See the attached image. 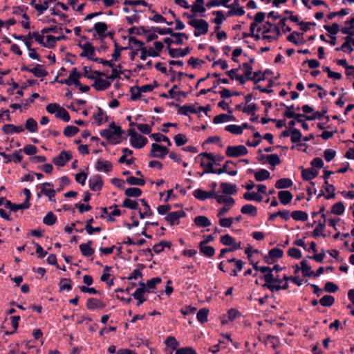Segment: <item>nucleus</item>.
Here are the masks:
<instances>
[{
    "instance_id": "nucleus-1",
    "label": "nucleus",
    "mask_w": 354,
    "mask_h": 354,
    "mask_svg": "<svg viewBox=\"0 0 354 354\" xmlns=\"http://www.w3.org/2000/svg\"><path fill=\"white\" fill-rule=\"evenodd\" d=\"M123 132L120 127L115 125V122H112L108 129L102 130L100 134L112 143L118 144Z\"/></svg>"
},
{
    "instance_id": "nucleus-2",
    "label": "nucleus",
    "mask_w": 354,
    "mask_h": 354,
    "mask_svg": "<svg viewBox=\"0 0 354 354\" xmlns=\"http://www.w3.org/2000/svg\"><path fill=\"white\" fill-rule=\"evenodd\" d=\"M188 24L194 28L196 30L194 32L195 37H199L201 35H205L209 30V24L204 19H192Z\"/></svg>"
},
{
    "instance_id": "nucleus-3",
    "label": "nucleus",
    "mask_w": 354,
    "mask_h": 354,
    "mask_svg": "<svg viewBox=\"0 0 354 354\" xmlns=\"http://www.w3.org/2000/svg\"><path fill=\"white\" fill-rule=\"evenodd\" d=\"M167 153H169V149L166 147L157 143H153L149 157L162 159Z\"/></svg>"
},
{
    "instance_id": "nucleus-4",
    "label": "nucleus",
    "mask_w": 354,
    "mask_h": 354,
    "mask_svg": "<svg viewBox=\"0 0 354 354\" xmlns=\"http://www.w3.org/2000/svg\"><path fill=\"white\" fill-rule=\"evenodd\" d=\"M248 153V149L243 145L228 146L226 149V155L228 157H239Z\"/></svg>"
},
{
    "instance_id": "nucleus-5",
    "label": "nucleus",
    "mask_w": 354,
    "mask_h": 354,
    "mask_svg": "<svg viewBox=\"0 0 354 354\" xmlns=\"http://www.w3.org/2000/svg\"><path fill=\"white\" fill-rule=\"evenodd\" d=\"M262 279L265 281L262 287L270 290L271 287L277 286V284L274 283L280 284L282 282V279L279 278L278 274L275 276L274 274H266L262 277Z\"/></svg>"
},
{
    "instance_id": "nucleus-6",
    "label": "nucleus",
    "mask_w": 354,
    "mask_h": 354,
    "mask_svg": "<svg viewBox=\"0 0 354 354\" xmlns=\"http://www.w3.org/2000/svg\"><path fill=\"white\" fill-rule=\"evenodd\" d=\"M79 46L83 50V52L80 53V57H87L88 59L94 61V56H95V48L94 46L90 43L86 42L84 44H79Z\"/></svg>"
},
{
    "instance_id": "nucleus-7",
    "label": "nucleus",
    "mask_w": 354,
    "mask_h": 354,
    "mask_svg": "<svg viewBox=\"0 0 354 354\" xmlns=\"http://www.w3.org/2000/svg\"><path fill=\"white\" fill-rule=\"evenodd\" d=\"M72 158V153L70 151H62L57 157L53 159V162L57 166L64 167L66 162Z\"/></svg>"
},
{
    "instance_id": "nucleus-8",
    "label": "nucleus",
    "mask_w": 354,
    "mask_h": 354,
    "mask_svg": "<svg viewBox=\"0 0 354 354\" xmlns=\"http://www.w3.org/2000/svg\"><path fill=\"white\" fill-rule=\"evenodd\" d=\"M186 216V213L183 210L172 212L169 213L165 218L171 225H178L179 219Z\"/></svg>"
},
{
    "instance_id": "nucleus-9",
    "label": "nucleus",
    "mask_w": 354,
    "mask_h": 354,
    "mask_svg": "<svg viewBox=\"0 0 354 354\" xmlns=\"http://www.w3.org/2000/svg\"><path fill=\"white\" fill-rule=\"evenodd\" d=\"M283 252L282 250L274 248L271 249L268 254L265 256L264 261L266 263L268 264L273 263L275 261V259H279L283 257Z\"/></svg>"
},
{
    "instance_id": "nucleus-10",
    "label": "nucleus",
    "mask_w": 354,
    "mask_h": 354,
    "mask_svg": "<svg viewBox=\"0 0 354 354\" xmlns=\"http://www.w3.org/2000/svg\"><path fill=\"white\" fill-rule=\"evenodd\" d=\"M169 55L172 58H178L180 57H185L189 54L192 48L187 47L184 49L181 48H172L171 47L167 48Z\"/></svg>"
},
{
    "instance_id": "nucleus-11",
    "label": "nucleus",
    "mask_w": 354,
    "mask_h": 354,
    "mask_svg": "<svg viewBox=\"0 0 354 354\" xmlns=\"http://www.w3.org/2000/svg\"><path fill=\"white\" fill-rule=\"evenodd\" d=\"M89 187L92 191L97 192L101 190L103 181L100 175L93 176L88 180Z\"/></svg>"
},
{
    "instance_id": "nucleus-12",
    "label": "nucleus",
    "mask_w": 354,
    "mask_h": 354,
    "mask_svg": "<svg viewBox=\"0 0 354 354\" xmlns=\"http://www.w3.org/2000/svg\"><path fill=\"white\" fill-rule=\"evenodd\" d=\"M231 165H235L234 162L232 160H227L221 168L216 169V174L227 173L230 176H236L237 174V171L232 170Z\"/></svg>"
},
{
    "instance_id": "nucleus-13",
    "label": "nucleus",
    "mask_w": 354,
    "mask_h": 354,
    "mask_svg": "<svg viewBox=\"0 0 354 354\" xmlns=\"http://www.w3.org/2000/svg\"><path fill=\"white\" fill-rule=\"evenodd\" d=\"M148 140L147 138L138 134L137 136L130 139L131 145L136 149H141L146 145Z\"/></svg>"
},
{
    "instance_id": "nucleus-14",
    "label": "nucleus",
    "mask_w": 354,
    "mask_h": 354,
    "mask_svg": "<svg viewBox=\"0 0 354 354\" xmlns=\"http://www.w3.org/2000/svg\"><path fill=\"white\" fill-rule=\"evenodd\" d=\"M105 307V304L101 300L97 299L95 298H89L86 302V308L89 310H95V309H102Z\"/></svg>"
},
{
    "instance_id": "nucleus-15",
    "label": "nucleus",
    "mask_w": 354,
    "mask_h": 354,
    "mask_svg": "<svg viewBox=\"0 0 354 354\" xmlns=\"http://www.w3.org/2000/svg\"><path fill=\"white\" fill-rule=\"evenodd\" d=\"M92 86L97 91H104L111 86V82L106 80H103L102 78H97L95 77V79H94V82Z\"/></svg>"
},
{
    "instance_id": "nucleus-16",
    "label": "nucleus",
    "mask_w": 354,
    "mask_h": 354,
    "mask_svg": "<svg viewBox=\"0 0 354 354\" xmlns=\"http://www.w3.org/2000/svg\"><path fill=\"white\" fill-rule=\"evenodd\" d=\"M344 39V43L340 47L337 48L336 50L351 53L353 51L351 44L354 45V39L351 35H347Z\"/></svg>"
},
{
    "instance_id": "nucleus-17",
    "label": "nucleus",
    "mask_w": 354,
    "mask_h": 354,
    "mask_svg": "<svg viewBox=\"0 0 354 354\" xmlns=\"http://www.w3.org/2000/svg\"><path fill=\"white\" fill-rule=\"evenodd\" d=\"M301 176L304 180H311L318 175V171L313 168L304 169L301 167Z\"/></svg>"
},
{
    "instance_id": "nucleus-18",
    "label": "nucleus",
    "mask_w": 354,
    "mask_h": 354,
    "mask_svg": "<svg viewBox=\"0 0 354 354\" xmlns=\"http://www.w3.org/2000/svg\"><path fill=\"white\" fill-rule=\"evenodd\" d=\"M220 187L224 194L232 195L237 192L236 185L223 182L220 184Z\"/></svg>"
},
{
    "instance_id": "nucleus-19",
    "label": "nucleus",
    "mask_w": 354,
    "mask_h": 354,
    "mask_svg": "<svg viewBox=\"0 0 354 354\" xmlns=\"http://www.w3.org/2000/svg\"><path fill=\"white\" fill-rule=\"evenodd\" d=\"M4 206L6 208L9 209H10V211H12L14 212H16L20 209H26L30 207V206H28V205L26 204L24 202L21 204H15L10 201H6V203H5Z\"/></svg>"
},
{
    "instance_id": "nucleus-20",
    "label": "nucleus",
    "mask_w": 354,
    "mask_h": 354,
    "mask_svg": "<svg viewBox=\"0 0 354 354\" xmlns=\"http://www.w3.org/2000/svg\"><path fill=\"white\" fill-rule=\"evenodd\" d=\"M278 197L281 203L286 205L291 202L293 196L290 191H279L278 192Z\"/></svg>"
},
{
    "instance_id": "nucleus-21",
    "label": "nucleus",
    "mask_w": 354,
    "mask_h": 354,
    "mask_svg": "<svg viewBox=\"0 0 354 354\" xmlns=\"http://www.w3.org/2000/svg\"><path fill=\"white\" fill-rule=\"evenodd\" d=\"M95 169L99 171L108 173L112 169V164L109 161H102L99 159L95 163Z\"/></svg>"
},
{
    "instance_id": "nucleus-22",
    "label": "nucleus",
    "mask_w": 354,
    "mask_h": 354,
    "mask_svg": "<svg viewBox=\"0 0 354 354\" xmlns=\"http://www.w3.org/2000/svg\"><path fill=\"white\" fill-rule=\"evenodd\" d=\"M2 131L6 134L21 133L24 131V127L22 126H15L14 124H8L3 126Z\"/></svg>"
},
{
    "instance_id": "nucleus-23",
    "label": "nucleus",
    "mask_w": 354,
    "mask_h": 354,
    "mask_svg": "<svg viewBox=\"0 0 354 354\" xmlns=\"http://www.w3.org/2000/svg\"><path fill=\"white\" fill-rule=\"evenodd\" d=\"M324 188L328 194L324 195V193L322 192L319 195V196H324V197L326 199H331V198H335V194L334 192H335V189L333 185L329 184L328 180H325Z\"/></svg>"
},
{
    "instance_id": "nucleus-24",
    "label": "nucleus",
    "mask_w": 354,
    "mask_h": 354,
    "mask_svg": "<svg viewBox=\"0 0 354 354\" xmlns=\"http://www.w3.org/2000/svg\"><path fill=\"white\" fill-rule=\"evenodd\" d=\"M92 245L91 241H88L86 243H82L80 245V250L84 257H90L94 254L95 250L91 245Z\"/></svg>"
},
{
    "instance_id": "nucleus-25",
    "label": "nucleus",
    "mask_w": 354,
    "mask_h": 354,
    "mask_svg": "<svg viewBox=\"0 0 354 354\" xmlns=\"http://www.w3.org/2000/svg\"><path fill=\"white\" fill-rule=\"evenodd\" d=\"M176 106H178V113L181 115H187L189 113H197L198 111L194 108L193 105H183L179 106L176 104Z\"/></svg>"
},
{
    "instance_id": "nucleus-26",
    "label": "nucleus",
    "mask_w": 354,
    "mask_h": 354,
    "mask_svg": "<svg viewBox=\"0 0 354 354\" xmlns=\"http://www.w3.org/2000/svg\"><path fill=\"white\" fill-rule=\"evenodd\" d=\"M37 77H44L48 75V72L44 68L42 65L37 64L34 68L30 70Z\"/></svg>"
},
{
    "instance_id": "nucleus-27",
    "label": "nucleus",
    "mask_w": 354,
    "mask_h": 354,
    "mask_svg": "<svg viewBox=\"0 0 354 354\" xmlns=\"http://www.w3.org/2000/svg\"><path fill=\"white\" fill-rule=\"evenodd\" d=\"M216 202L218 204H224L225 206H232L235 203L234 199L231 196L219 195L216 196Z\"/></svg>"
},
{
    "instance_id": "nucleus-28",
    "label": "nucleus",
    "mask_w": 354,
    "mask_h": 354,
    "mask_svg": "<svg viewBox=\"0 0 354 354\" xmlns=\"http://www.w3.org/2000/svg\"><path fill=\"white\" fill-rule=\"evenodd\" d=\"M194 223L198 227H208L211 225L209 219L205 216H197L194 218Z\"/></svg>"
},
{
    "instance_id": "nucleus-29",
    "label": "nucleus",
    "mask_w": 354,
    "mask_h": 354,
    "mask_svg": "<svg viewBox=\"0 0 354 354\" xmlns=\"http://www.w3.org/2000/svg\"><path fill=\"white\" fill-rule=\"evenodd\" d=\"M254 177L257 181L261 182L269 179L270 178V174L268 170L261 169L255 172Z\"/></svg>"
},
{
    "instance_id": "nucleus-30",
    "label": "nucleus",
    "mask_w": 354,
    "mask_h": 354,
    "mask_svg": "<svg viewBox=\"0 0 354 354\" xmlns=\"http://www.w3.org/2000/svg\"><path fill=\"white\" fill-rule=\"evenodd\" d=\"M292 185V181L290 178H281L275 183V187L278 189L288 188Z\"/></svg>"
},
{
    "instance_id": "nucleus-31",
    "label": "nucleus",
    "mask_w": 354,
    "mask_h": 354,
    "mask_svg": "<svg viewBox=\"0 0 354 354\" xmlns=\"http://www.w3.org/2000/svg\"><path fill=\"white\" fill-rule=\"evenodd\" d=\"M241 212L243 214H248L252 216H254L257 214V207L250 204L243 205L241 209Z\"/></svg>"
},
{
    "instance_id": "nucleus-32",
    "label": "nucleus",
    "mask_w": 354,
    "mask_h": 354,
    "mask_svg": "<svg viewBox=\"0 0 354 354\" xmlns=\"http://www.w3.org/2000/svg\"><path fill=\"white\" fill-rule=\"evenodd\" d=\"M284 116L287 118H294L296 122L301 123L304 121L301 118H305L306 115L296 113L293 111H286Z\"/></svg>"
},
{
    "instance_id": "nucleus-33",
    "label": "nucleus",
    "mask_w": 354,
    "mask_h": 354,
    "mask_svg": "<svg viewBox=\"0 0 354 354\" xmlns=\"http://www.w3.org/2000/svg\"><path fill=\"white\" fill-rule=\"evenodd\" d=\"M25 129L31 133L36 132L38 129L37 121L32 118H28L26 122Z\"/></svg>"
},
{
    "instance_id": "nucleus-34",
    "label": "nucleus",
    "mask_w": 354,
    "mask_h": 354,
    "mask_svg": "<svg viewBox=\"0 0 354 354\" xmlns=\"http://www.w3.org/2000/svg\"><path fill=\"white\" fill-rule=\"evenodd\" d=\"M203 5L204 0H196L194 5L191 7L192 12L194 14L197 12H205L206 10Z\"/></svg>"
},
{
    "instance_id": "nucleus-35",
    "label": "nucleus",
    "mask_w": 354,
    "mask_h": 354,
    "mask_svg": "<svg viewBox=\"0 0 354 354\" xmlns=\"http://www.w3.org/2000/svg\"><path fill=\"white\" fill-rule=\"evenodd\" d=\"M319 302L322 306L330 307L334 304L335 298L332 295H326L322 297Z\"/></svg>"
},
{
    "instance_id": "nucleus-36",
    "label": "nucleus",
    "mask_w": 354,
    "mask_h": 354,
    "mask_svg": "<svg viewBox=\"0 0 354 354\" xmlns=\"http://www.w3.org/2000/svg\"><path fill=\"white\" fill-rule=\"evenodd\" d=\"M201 167L203 169V172L200 174L201 176H202L204 174H216V169L214 168L212 162L205 163L204 161H201Z\"/></svg>"
},
{
    "instance_id": "nucleus-37",
    "label": "nucleus",
    "mask_w": 354,
    "mask_h": 354,
    "mask_svg": "<svg viewBox=\"0 0 354 354\" xmlns=\"http://www.w3.org/2000/svg\"><path fill=\"white\" fill-rule=\"evenodd\" d=\"M199 248L201 252L207 257H213L215 254V250L212 246L199 245Z\"/></svg>"
},
{
    "instance_id": "nucleus-38",
    "label": "nucleus",
    "mask_w": 354,
    "mask_h": 354,
    "mask_svg": "<svg viewBox=\"0 0 354 354\" xmlns=\"http://www.w3.org/2000/svg\"><path fill=\"white\" fill-rule=\"evenodd\" d=\"M325 226V221H323V223L319 221L318 225L315 227V230L312 232L313 236L317 237L319 236H322L325 237L326 234L323 233Z\"/></svg>"
},
{
    "instance_id": "nucleus-39",
    "label": "nucleus",
    "mask_w": 354,
    "mask_h": 354,
    "mask_svg": "<svg viewBox=\"0 0 354 354\" xmlns=\"http://www.w3.org/2000/svg\"><path fill=\"white\" fill-rule=\"evenodd\" d=\"M291 216L295 221H306L308 220L307 213L300 210L293 211L291 213Z\"/></svg>"
},
{
    "instance_id": "nucleus-40",
    "label": "nucleus",
    "mask_w": 354,
    "mask_h": 354,
    "mask_svg": "<svg viewBox=\"0 0 354 354\" xmlns=\"http://www.w3.org/2000/svg\"><path fill=\"white\" fill-rule=\"evenodd\" d=\"M301 270L304 277H311L313 274V271L311 270V267L308 264L306 260H303L300 262Z\"/></svg>"
},
{
    "instance_id": "nucleus-41",
    "label": "nucleus",
    "mask_w": 354,
    "mask_h": 354,
    "mask_svg": "<svg viewBox=\"0 0 354 354\" xmlns=\"http://www.w3.org/2000/svg\"><path fill=\"white\" fill-rule=\"evenodd\" d=\"M108 26L104 22H97L94 25L93 30L100 35L104 36L105 32L107 30Z\"/></svg>"
},
{
    "instance_id": "nucleus-42",
    "label": "nucleus",
    "mask_w": 354,
    "mask_h": 354,
    "mask_svg": "<svg viewBox=\"0 0 354 354\" xmlns=\"http://www.w3.org/2000/svg\"><path fill=\"white\" fill-rule=\"evenodd\" d=\"M124 194L127 197H138L142 194V190L138 187H129L125 189Z\"/></svg>"
},
{
    "instance_id": "nucleus-43",
    "label": "nucleus",
    "mask_w": 354,
    "mask_h": 354,
    "mask_svg": "<svg viewBox=\"0 0 354 354\" xmlns=\"http://www.w3.org/2000/svg\"><path fill=\"white\" fill-rule=\"evenodd\" d=\"M281 217L283 219L287 221L290 218V212L288 210L279 211L276 213L272 214L269 216L270 221H273L276 217Z\"/></svg>"
},
{
    "instance_id": "nucleus-44",
    "label": "nucleus",
    "mask_w": 354,
    "mask_h": 354,
    "mask_svg": "<svg viewBox=\"0 0 354 354\" xmlns=\"http://www.w3.org/2000/svg\"><path fill=\"white\" fill-rule=\"evenodd\" d=\"M57 221V216L52 212H49L43 218V223L46 225H53Z\"/></svg>"
},
{
    "instance_id": "nucleus-45",
    "label": "nucleus",
    "mask_w": 354,
    "mask_h": 354,
    "mask_svg": "<svg viewBox=\"0 0 354 354\" xmlns=\"http://www.w3.org/2000/svg\"><path fill=\"white\" fill-rule=\"evenodd\" d=\"M209 313V310L207 308H203L199 310L197 313V319L201 324H204L207 322V315Z\"/></svg>"
},
{
    "instance_id": "nucleus-46",
    "label": "nucleus",
    "mask_w": 354,
    "mask_h": 354,
    "mask_svg": "<svg viewBox=\"0 0 354 354\" xmlns=\"http://www.w3.org/2000/svg\"><path fill=\"white\" fill-rule=\"evenodd\" d=\"M142 205L145 207L144 212H142L141 211H139V215L140 217L142 219L145 217V216H151L153 214V212L151 210V208L147 201L145 199H140V200Z\"/></svg>"
},
{
    "instance_id": "nucleus-47",
    "label": "nucleus",
    "mask_w": 354,
    "mask_h": 354,
    "mask_svg": "<svg viewBox=\"0 0 354 354\" xmlns=\"http://www.w3.org/2000/svg\"><path fill=\"white\" fill-rule=\"evenodd\" d=\"M150 137L153 138L156 142H160L163 141L167 142L168 146L171 145V142L170 140L168 138V137L160 133H152Z\"/></svg>"
},
{
    "instance_id": "nucleus-48",
    "label": "nucleus",
    "mask_w": 354,
    "mask_h": 354,
    "mask_svg": "<svg viewBox=\"0 0 354 354\" xmlns=\"http://www.w3.org/2000/svg\"><path fill=\"white\" fill-rule=\"evenodd\" d=\"M346 24L349 26L342 28L341 32L344 35H351V37H353L354 34L350 32V30L354 28V17L347 21Z\"/></svg>"
},
{
    "instance_id": "nucleus-49",
    "label": "nucleus",
    "mask_w": 354,
    "mask_h": 354,
    "mask_svg": "<svg viewBox=\"0 0 354 354\" xmlns=\"http://www.w3.org/2000/svg\"><path fill=\"white\" fill-rule=\"evenodd\" d=\"M165 344L167 346L170 347L171 349L176 351L180 344L179 342L173 336L167 337L165 341Z\"/></svg>"
},
{
    "instance_id": "nucleus-50",
    "label": "nucleus",
    "mask_w": 354,
    "mask_h": 354,
    "mask_svg": "<svg viewBox=\"0 0 354 354\" xmlns=\"http://www.w3.org/2000/svg\"><path fill=\"white\" fill-rule=\"evenodd\" d=\"M55 117L63 120L66 122H69L71 119L68 112L62 107H60L58 112L55 114Z\"/></svg>"
},
{
    "instance_id": "nucleus-51",
    "label": "nucleus",
    "mask_w": 354,
    "mask_h": 354,
    "mask_svg": "<svg viewBox=\"0 0 354 354\" xmlns=\"http://www.w3.org/2000/svg\"><path fill=\"white\" fill-rule=\"evenodd\" d=\"M344 211V207L343 203L342 202H337L332 206L330 213L336 215H341Z\"/></svg>"
},
{
    "instance_id": "nucleus-52",
    "label": "nucleus",
    "mask_w": 354,
    "mask_h": 354,
    "mask_svg": "<svg viewBox=\"0 0 354 354\" xmlns=\"http://www.w3.org/2000/svg\"><path fill=\"white\" fill-rule=\"evenodd\" d=\"M225 129L235 135H240L243 133V127L236 124H229L225 127Z\"/></svg>"
},
{
    "instance_id": "nucleus-53",
    "label": "nucleus",
    "mask_w": 354,
    "mask_h": 354,
    "mask_svg": "<svg viewBox=\"0 0 354 354\" xmlns=\"http://www.w3.org/2000/svg\"><path fill=\"white\" fill-rule=\"evenodd\" d=\"M127 182L131 185L143 186L145 184V180L143 178H138L132 176L127 178Z\"/></svg>"
},
{
    "instance_id": "nucleus-54",
    "label": "nucleus",
    "mask_w": 354,
    "mask_h": 354,
    "mask_svg": "<svg viewBox=\"0 0 354 354\" xmlns=\"http://www.w3.org/2000/svg\"><path fill=\"white\" fill-rule=\"evenodd\" d=\"M114 47H115V49H114L113 53L112 54V59L113 61L116 62L119 59V58L120 57V55H121L120 52L123 50L127 49V48L119 46L116 41H115V43H114Z\"/></svg>"
},
{
    "instance_id": "nucleus-55",
    "label": "nucleus",
    "mask_w": 354,
    "mask_h": 354,
    "mask_svg": "<svg viewBox=\"0 0 354 354\" xmlns=\"http://www.w3.org/2000/svg\"><path fill=\"white\" fill-rule=\"evenodd\" d=\"M80 129L75 126H67L64 130V135L66 137H72L79 132Z\"/></svg>"
},
{
    "instance_id": "nucleus-56",
    "label": "nucleus",
    "mask_w": 354,
    "mask_h": 354,
    "mask_svg": "<svg viewBox=\"0 0 354 354\" xmlns=\"http://www.w3.org/2000/svg\"><path fill=\"white\" fill-rule=\"evenodd\" d=\"M176 146L180 147L185 145L187 142V138L185 135L183 133H178L174 138Z\"/></svg>"
},
{
    "instance_id": "nucleus-57",
    "label": "nucleus",
    "mask_w": 354,
    "mask_h": 354,
    "mask_svg": "<svg viewBox=\"0 0 354 354\" xmlns=\"http://www.w3.org/2000/svg\"><path fill=\"white\" fill-rule=\"evenodd\" d=\"M266 160L272 166H276L281 163V160L277 154H270L266 156Z\"/></svg>"
},
{
    "instance_id": "nucleus-58",
    "label": "nucleus",
    "mask_w": 354,
    "mask_h": 354,
    "mask_svg": "<svg viewBox=\"0 0 354 354\" xmlns=\"http://www.w3.org/2000/svg\"><path fill=\"white\" fill-rule=\"evenodd\" d=\"M153 30L161 35H170L171 37H175L176 32L170 28H160L159 27H153Z\"/></svg>"
},
{
    "instance_id": "nucleus-59",
    "label": "nucleus",
    "mask_w": 354,
    "mask_h": 354,
    "mask_svg": "<svg viewBox=\"0 0 354 354\" xmlns=\"http://www.w3.org/2000/svg\"><path fill=\"white\" fill-rule=\"evenodd\" d=\"M302 136L301 133L297 129H292L290 133V140L292 142L296 143L301 140Z\"/></svg>"
},
{
    "instance_id": "nucleus-60",
    "label": "nucleus",
    "mask_w": 354,
    "mask_h": 354,
    "mask_svg": "<svg viewBox=\"0 0 354 354\" xmlns=\"http://www.w3.org/2000/svg\"><path fill=\"white\" fill-rule=\"evenodd\" d=\"M122 206L131 209H138V203L136 201H132L129 198H126L123 201Z\"/></svg>"
},
{
    "instance_id": "nucleus-61",
    "label": "nucleus",
    "mask_w": 354,
    "mask_h": 354,
    "mask_svg": "<svg viewBox=\"0 0 354 354\" xmlns=\"http://www.w3.org/2000/svg\"><path fill=\"white\" fill-rule=\"evenodd\" d=\"M265 78V73H263L261 71H257L253 73V76L251 77L250 80L254 84H257L260 81L264 80Z\"/></svg>"
},
{
    "instance_id": "nucleus-62",
    "label": "nucleus",
    "mask_w": 354,
    "mask_h": 354,
    "mask_svg": "<svg viewBox=\"0 0 354 354\" xmlns=\"http://www.w3.org/2000/svg\"><path fill=\"white\" fill-rule=\"evenodd\" d=\"M234 241L235 239L229 234H225L221 238V243L224 245L230 246V248L234 243Z\"/></svg>"
},
{
    "instance_id": "nucleus-63",
    "label": "nucleus",
    "mask_w": 354,
    "mask_h": 354,
    "mask_svg": "<svg viewBox=\"0 0 354 354\" xmlns=\"http://www.w3.org/2000/svg\"><path fill=\"white\" fill-rule=\"evenodd\" d=\"M193 196L198 200L205 201L207 199V191L196 189L194 191Z\"/></svg>"
},
{
    "instance_id": "nucleus-64",
    "label": "nucleus",
    "mask_w": 354,
    "mask_h": 354,
    "mask_svg": "<svg viewBox=\"0 0 354 354\" xmlns=\"http://www.w3.org/2000/svg\"><path fill=\"white\" fill-rule=\"evenodd\" d=\"M175 354H197V353L192 347L187 346L177 349Z\"/></svg>"
}]
</instances>
